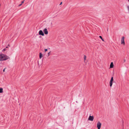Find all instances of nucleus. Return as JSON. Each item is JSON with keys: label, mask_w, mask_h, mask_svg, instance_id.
<instances>
[{"label": "nucleus", "mask_w": 129, "mask_h": 129, "mask_svg": "<svg viewBox=\"0 0 129 129\" xmlns=\"http://www.w3.org/2000/svg\"><path fill=\"white\" fill-rule=\"evenodd\" d=\"M9 57L4 54L0 55V61L6 60L9 58Z\"/></svg>", "instance_id": "obj_1"}, {"label": "nucleus", "mask_w": 129, "mask_h": 129, "mask_svg": "<svg viewBox=\"0 0 129 129\" xmlns=\"http://www.w3.org/2000/svg\"><path fill=\"white\" fill-rule=\"evenodd\" d=\"M101 123L100 122V121H98V122L97 126L98 129H100L101 127Z\"/></svg>", "instance_id": "obj_2"}, {"label": "nucleus", "mask_w": 129, "mask_h": 129, "mask_svg": "<svg viewBox=\"0 0 129 129\" xmlns=\"http://www.w3.org/2000/svg\"><path fill=\"white\" fill-rule=\"evenodd\" d=\"M124 37H122L121 40V44H123V45H124L125 44L124 40Z\"/></svg>", "instance_id": "obj_3"}, {"label": "nucleus", "mask_w": 129, "mask_h": 129, "mask_svg": "<svg viewBox=\"0 0 129 129\" xmlns=\"http://www.w3.org/2000/svg\"><path fill=\"white\" fill-rule=\"evenodd\" d=\"M94 118L93 116H91L90 115L88 119V120H90L91 121H92L93 120Z\"/></svg>", "instance_id": "obj_4"}, {"label": "nucleus", "mask_w": 129, "mask_h": 129, "mask_svg": "<svg viewBox=\"0 0 129 129\" xmlns=\"http://www.w3.org/2000/svg\"><path fill=\"white\" fill-rule=\"evenodd\" d=\"M113 77H112L111 78V79L110 80V87H111L113 84Z\"/></svg>", "instance_id": "obj_5"}, {"label": "nucleus", "mask_w": 129, "mask_h": 129, "mask_svg": "<svg viewBox=\"0 0 129 129\" xmlns=\"http://www.w3.org/2000/svg\"><path fill=\"white\" fill-rule=\"evenodd\" d=\"M39 34L40 35H41L43 36H44V33L42 30H39Z\"/></svg>", "instance_id": "obj_6"}, {"label": "nucleus", "mask_w": 129, "mask_h": 129, "mask_svg": "<svg viewBox=\"0 0 129 129\" xmlns=\"http://www.w3.org/2000/svg\"><path fill=\"white\" fill-rule=\"evenodd\" d=\"M43 31L44 32V34L46 35H47L48 33V31L47 30V29L46 28H45L43 30Z\"/></svg>", "instance_id": "obj_7"}, {"label": "nucleus", "mask_w": 129, "mask_h": 129, "mask_svg": "<svg viewBox=\"0 0 129 129\" xmlns=\"http://www.w3.org/2000/svg\"><path fill=\"white\" fill-rule=\"evenodd\" d=\"M113 62H111L110 65V67L111 68H113Z\"/></svg>", "instance_id": "obj_8"}, {"label": "nucleus", "mask_w": 129, "mask_h": 129, "mask_svg": "<svg viewBox=\"0 0 129 129\" xmlns=\"http://www.w3.org/2000/svg\"><path fill=\"white\" fill-rule=\"evenodd\" d=\"M43 56V54L41 53H40L39 54V57L41 58Z\"/></svg>", "instance_id": "obj_9"}, {"label": "nucleus", "mask_w": 129, "mask_h": 129, "mask_svg": "<svg viewBox=\"0 0 129 129\" xmlns=\"http://www.w3.org/2000/svg\"><path fill=\"white\" fill-rule=\"evenodd\" d=\"M3 92V89L2 88H0V93Z\"/></svg>", "instance_id": "obj_10"}, {"label": "nucleus", "mask_w": 129, "mask_h": 129, "mask_svg": "<svg viewBox=\"0 0 129 129\" xmlns=\"http://www.w3.org/2000/svg\"><path fill=\"white\" fill-rule=\"evenodd\" d=\"M99 37L100 38H101L102 39L103 41H104V39L102 38V37L101 36H100Z\"/></svg>", "instance_id": "obj_11"}, {"label": "nucleus", "mask_w": 129, "mask_h": 129, "mask_svg": "<svg viewBox=\"0 0 129 129\" xmlns=\"http://www.w3.org/2000/svg\"><path fill=\"white\" fill-rule=\"evenodd\" d=\"M86 56L85 55H84V62H85V60L86 59Z\"/></svg>", "instance_id": "obj_12"}, {"label": "nucleus", "mask_w": 129, "mask_h": 129, "mask_svg": "<svg viewBox=\"0 0 129 129\" xmlns=\"http://www.w3.org/2000/svg\"><path fill=\"white\" fill-rule=\"evenodd\" d=\"M8 48V47H6V48L3 49V50H2V51H5V50L6 49V48Z\"/></svg>", "instance_id": "obj_13"}, {"label": "nucleus", "mask_w": 129, "mask_h": 129, "mask_svg": "<svg viewBox=\"0 0 129 129\" xmlns=\"http://www.w3.org/2000/svg\"><path fill=\"white\" fill-rule=\"evenodd\" d=\"M127 8L129 12V6H127Z\"/></svg>", "instance_id": "obj_14"}, {"label": "nucleus", "mask_w": 129, "mask_h": 129, "mask_svg": "<svg viewBox=\"0 0 129 129\" xmlns=\"http://www.w3.org/2000/svg\"><path fill=\"white\" fill-rule=\"evenodd\" d=\"M48 50V49H45V52H46Z\"/></svg>", "instance_id": "obj_15"}, {"label": "nucleus", "mask_w": 129, "mask_h": 129, "mask_svg": "<svg viewBox=\"0 0 129 129\" xmlns=\"http://www.w3.org/2000/svg\"><path fill=\"white\" fill-rule=\"evenodd\" d=\"M6 68H5V69H3V72H4L5 71V69H6Z\"/></svg>", "instance_id": "obj_16"}, {"label": "nucleus", "mask_w": 129, "mask_h": 129, "mask_svg": "<svg viewBox=\"0 0 129 129\" xmlns=\"http://www.w3.org/2000/svg\"><path fill=\"white\" fill-rule=\"evenodd\" d=\"M24 1H22L21 2V4H22L24 2Z\"/></svg>", "instance_id": "obj_17"}, {"label": "nucleus", "mask_w": 129, "mask_h": 129, "mask_svg": "<svg viewBox=\"0 0 129 129\" xmlns=\"http://www.w3.org/2000/svg\"><path fill=\"white\" fill-rule=\"evenodd\" d=\"M62 2H61L60 3V4H59V5H61L62 4Z\"/></svg>", "instance_id": "obj_18"}, {"label": "nucleus", "mask_w": 129, "mask_h": 129, "mask_svg": "<svg viewBox=\"0 0 129 129\" xmlns=\"http://www.w3.org/2000/svg\"><path fill=\"white\" fill-rule=\"evenodd\" d=\"M22 5V4H21L19 5V6H21V5Z\"/></svg>", "instance_id": "obj_19"}, {"label": "nucleus", "mask_w": 129, "mask_h": 129, "mask_svg": "<svg viewBox=\"0 0 129 129\" xmlns=\"http://www.w3.org/2000/svg\"><path fill=\"white\" fill-rule=\"evenodd\" d=\"M123 61L124 62H125V60L124 59H123Z\"/></svg>", "instance_id": "obj_20"}, {"label": "nucleus", "mask_w": 129, "mask_h": 129, "mask_svg": "<svg viewBox=\"0 0 129 129\" xmlns=\"http://www.w3.org/2000/svg\"><path fill=\"white\" fill-rule=\"evenodd\" d=\"M50 52H49V53H48V56H49V54H50Z\"/></svg>", "instance_id": "obj_21"}, {"label": "nucleus", "mask_w": 129, "mask_h": 129, "mask_svg": "<svg viewBox=\"0 0 129 129\" xmlns=\"http://www.w3.org/2000/svg\"><path fill=\"white\" fill-rule=\"evenodd\" d=\"M108 31V28H107V31Z\"/></svg>", "instance_id": "obj_22"}, {"label": "nucleus", "mask_w": 129, "mask_h": 129, "mask_svg": "<svg viewBox=\"0 0 129 129\" xmlns=\"http://www.w3.org/2000/svg\"><path fill=\"white\" fill-rule=\"evenodd\" d=\"M128 2H129V0H128Z\"/></svg>", "instance_id": "obj_23"}]
</instances>
